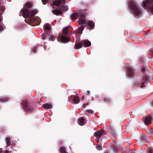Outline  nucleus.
Listing matches in <instances>:
<instances>
[{"instance_id": "8fccbe9b", "label": "nucleus", "mask_w": 153, "mask_h": 153, "mask_svg": "<svg viewBox=\"0 0 153 153\" xmlns=\"http://www.w3.org/2000/svg\"><path fill=\"white\" fill-rule=\"evenodd\" d=\"M59 143L60 145H61L63 144V142H59Z\"/></svg>"}, {"instance_id": "603ef678", "label": "nucleus", "mask_w": 153, "mask_h": 153, "mask_svg": "<svg viewBox=\"0 0 153 153\" xmlns=\"http://www.w3.org/2000/svg\"><path fill=\"white\" fill-rule=\"evenodd\" d=\"M2 152V150L1 149H0V153Z\"/></svg>"}, {"instance_id": "e433bc0d", "label": "nucleus", "mask_w": 153, "mask_h": 153, "mask_svg": "<svg viewBox=\"0 0 153 153\" xmlns=\"http://www.w3.org/2000/svg\"><path fill=\"white\" fill-rule=\"evenodd\" d=\"M86 111L89 113L91 114H93L94 113V111L91 109H87L86 110Z\"/></svg>"}, {"instance_id": "7c9ffc66", "label": "nucleus", "mask_w": 153, "mask_h": 153, "mask_svg": "<svg viewBox=\"0 0 153 153\" xmlns=\"http://www.w3.org/2000/svg\"><path fill=\"white\" fill-rule=\"evenodd\" d=\"M146 152L149 153H153V147L148 148L146 150Z\"/></svg>"}, {"instance_id": "0eeeda50", "label": "nucleus", "mask_w": 153, "mask_h": 153, "mask_svg": "<svg viewBox=\"0 0 153 153\" xmlns=\"http://www.w3.org/2000/svg\"><path fill=\"white\" fill-rule=\"evenodd\" d=\"M68 9V7L64 5L60 6L59 8L58 7V16L62 15L63 13L62 11H66Z\"/></svg>"}, {"instance_id": "ddd939ff", "label": "nucleus", "mask_w": 153, "mask_h": 153, "mask_svg": "<svg viewBox=\"0 0 153 153\" xmlns=\"http://www.w3.org/2000/svg\"><path fill=\"white\" fill-rule=\"evenodd\" d=\"M81 42L85 47H88L91 45V43L89 41L87 40H81Z\"/></svg>"}, {"instance_id": "864d4df0", "label": "nucleus", "mask_w": 153, "mask_h": 153, "mask_svg": "<svg viewBox=\"0 0 153 153\" xmlns=\"http://www.w3.org/2000/svg\"><path fill=\"white\" fill-rule=\"evenodd\" d=\"M84 97H84V96H82V97H81V99H82V100H83V99H84Z\"/></svg>"}, {"instance_id": "412c9836", "label": "nucleus", "mask_w": 153, "mask_h": 153, "mask_svg": "<svg viewBox=\"0 0 153 153\" xmlns=\"http://www.w3.org/2000/svg\"><path fill=\"white\" fill-rule=\"evenodd\" d=\"M69 27H71L69 25L68 27H66L63 28L62 33L64 34H66L68 33Z\"/></svg>"}, {"instance_id": "aec40b11", "label": "nucleus", "mask_w": 153, "mask_h": 153, "mask_svg": "<svg viewBox=\"0 0 153 153\" xmlns=\"http://www.w3.org/2000/svg\"><path fill=\"white\" fill-rule=\"evenodd\" d=\"M90 28L93 29L94 26V23L93 21H89L88 23Z\"/></svg>"}, {"instance_id": "f8f14e48", "label": "nucleus", "mask_w": 153, "mask_h": 153, "mask_svg": "<svg viewBox=\"0 0 153 153\" xmlns=\"http://www.w3.org/2000/svg\"><path fill=\"white\" fill-rule=\"evenodd\" d=\"M23 16L25 18H27L28 16H30V11L27 9H25L23 11Z\"/></svg>"}, {"instance_id": "39448f33", "label": "nucleus", "mask_w": 153, "mask_h": 153, "mask_svg": "<svg viewBox=\"0 0 153 153\" xmlns=\"http://www.w3.org/2000/svg\"><path fill=\"white\" fill-rule=\"evenodd\" d=\"M52 12L54 15H57V1L56 0L53 2Z\"/></svg>"}, {"instance_id": "de8ad7c7", "label": "nucleus", "mask_w": 153, "mask_h": 153, "mask_svg": "<svg viewBox=\"0 0 153 153\" xmlns=\"http://www.w3.org/2000/svg\"><path fill=\"white\" fill-rule=\"evenodd\" d=\"M90 93V91H87L86 94H87V95H89Z\"/></svg>"}, {"instance_id": "6ab92c4d", "label": "nucleus", "mask_w": 153, "mask_h": 153, "mask_svg": "<svg viewBox=\"0 0 153 153\" xmlns=\"http://www.w3.org/2000/svg\"><path fill=\"white\" fill-rule=\"evenodd\" d=\"M149 137L146 135H143L141 137V140L143 142H146L148 141Z\"/></svg>"}, {"instance_id": "dca6fc26", "label": "nucleus", "mask_w": 153, "mask_h": 153, "mask_svg": "<svg viewBox=\"0 0 153 153\" xmlns=\"http://www.w3.org/2000/svg\"><path fill=\"white\" fill-rule=\"evenodd\" d=\"M42 105L43 108L46 109L51 108L52 107V105L51 103H45Z\"/></svg>"}, {"instance_id": "72a5a7b5", "label": "nucleus", "mask_w": 153, "mask_h": 153, "mask_svg": "<svg viewBox=\"0 0 153 153\" xmlns=\"http://www.w3.org/2000/svg\"><path fill=\"white\" fill-rule=\"evenodd\" d=\"M139 80H136L134 82V85L137 86V87H139Z\"/></svg>"}, {"instance_id": "4468645a", "label": "nucleus", "mask_w": 153, "mask_h": 153, "mask_svg": "<svg viewBox=\"0 0 153 153\" xmlns=\"http://www.w3.org/2000/svg\"><path fill=\"white\" fill-rule=\"evenodd\" d=\"M152 120L151 116L146 117L145 120V123L146 125H150L151 124V122Z\"/></svg>"}, {"instance_id": "13d9d810", "label": "nucleus", "mask_w": 153, "mask_h": 153, "mask_svg": "<svg viewBox=\"0 0 153 153\" xmlns=\"http://www.w3.org/2000/svg\"><path fill=\"white\" fill-rule=\"evenodd\" d=\"M1 17H0V22L1 21Z\"/></svg>"}, {"instance_id": "5701e85b", "label": "nucleus", "mask_w": 153, "mask_h": 153, "mask_svg": "<svg viewBox=\"0 0 153 153\" xmlns=\"http://www.w3.org/2000/svg\"><path fill=\"white\" fill-rule=\"evenodd\" d=\"M103 101L106 102H110L111 101V98L108 96H105L103 99Z\"/></svg>"}, {"instance_id": "a878e982", "label": "nucleus", "mask_w": 153, "mask_h": 153, "mask_svg": "<svg viewBox=\"0 0 153 153\" xmlns=\"http://www.w3.org/2000/svg\"><path fill=\"white\" fill-rule=\"evenodd\" d=\"M79 23V25H82L85 24L86 23V20L83 19H79L78 20Z\"/></svg>"}, {"instance_id": "c85d7f7f", "label": "nucleus", "mask_w": 153, "mask_h": 153, "mask_svg": "<svg viewBox=\"0 0 153 153\" xmlns=\"http://www.w3.org/2000/svg\"><path fill=\"white\" fill-rule=\"evenodd\" d=\"M11 138L9 137H7L6 139V142L7 146H9L10 144V140Z\"/></svg>"}, {"instance_id": "f03ea898", "label": "nucleus", "mask_w": 153, "mask_h": 153, "mask_svg": "<svg viewBox=\"0 0 153 153\" xmlns=\"http://www.w3.org/2000/svg\"><path fill=\"white\" fill-rule=\"evenodd\" d=\"M142 6L145 9L150 11L153 14V0H146L143 1Z\"/></svg>"}, {"instance_id": "c03bdc74", "label": "nucleus", "mask_w": 153, "mask_h": 153, "mask_svg": "<svg viewBox=\"0 0 153 153\" xmlns=\"http://www.w3.org/2000/svg\"><path fill=\"white\" fill-rule=\"evenodd\" d=\"M88 105V103H86L82 105V107L83 108H85L87 105Z\"/></svg>"}, {"instance_id": "f3484780", "label": "nucleus", "mask_w": 153, "mask_h": 153, "mask_svg": "<svg viewBox=\"0 0 153 153\" xmlns=\"http://www.w3.org/2000/svg\"><path fill=\"white\" fill-rule=\"evenodd\" d=\"M113 148L114 152H117L118 151L119 148V146L117 143H114L113 144Z\"/></svg>"}, {"instance_id": "423d86ee", "label": "nucleus", "mask_w": 153, "mask_h": 153, "mask_svg": "<svg viewBox=\"0 0 153 153\" xmlns=\"http://www.w3.org/2000/svg\"><path fill=\"white\" fill-rule=\"evenodd\" d=\"M23 106L24 108L26 111L30 112L33 111L32 108L30 107L29 105L27 103V101L26 100H24L22 102Z\"/></svg>"}, {"instance_id": "9b49d317", "label": "nucleus", "mask_w": 153, "mask_h": 153, "mask_svg": "<svg viewBox=\"0 0 153 153\" xmlns=\"http://www.w3.org/2000/svg\"><path fill=\"white\" fill-rule=\"evenodd\" d=\"M82 45L81 41H80L79 42H78V41H76L75 42V45L74 47V48L76 49H79L82 48Z\"/></svg>"}, {"instance_id": "49530a36", "label": "nucleus", "mask_w": 153, "mask_h": 153, "mask_svg": "<svg viewBox=\"0 0 153 153\" xmlns=\"http://www.w3.org/2000/svg\"><path fill=\"white\" fill-rule=\"evenodd\" d=\"M127 150L128 151H129L128 152H127V153H132V152H131V151H130V149L128 148H127Z\"/></svg>"}, {"instance_id": "ea45409f", "label": "nucleus", "mask_w": 153, "mask_h": 153, "mask_svg": "<svg viewBox=\"0 0 153 153\" xmlns=\"http://www.w3.org/2000/svg\"><path fill=\"white\" fill-rule=\"evenodd\" d=\"M50 0H42V3L43 4H46V2H49Z\"/></svg>"}, {"instance_id": "bf43d9fd", "label": "nucleus", "mask_w": 153, "mask_h": 153, "mask_svg": "<svg viewBox=\"0 0 153 153\" xmlns=\"http://www.w3.org/2000/svg\"><path fill=\"white\" fill-rule=\"evenodd\" d=\"M149 30H147V33L149 32Z\"/></svg>"}, {"instance_id": "5fc2aeb1", "label": "nucleus", "mask_w": 153, "mask_h": 153, "mask_svg": "<svg viewBox=\"0 0 153 153\" xmlns=\"http://www.w3.org/2000/svg\"><path fill=\"white\" fill-rule=\"evenodd\" d=\"M1 12H0V14H2V12H3L1 10Z\"/></svg>"}, {"instance_id": "a19ab883", "label": "nucleus", "mask_w": 153, "mask_h": 153, "mask_svg": "<svg viewBox=\"0 0 153 153\" xmlns=\"http://www.w3.org/2000/svg\"><path fill=\"white\" fill-rule=\"evenodd\" d=\"M79 16L80 17V19H83V18L85 17V14H83L81 13L79 14Z\"/></svg>"}, {"instance_id": "20e7f679", "label": "nucleus", "mask_w": 153, "mask_h": 153, "mask_svg": "<svg viewBox=\"0 0 153 153\" xmlns=\"http://www.w3.org/2000/svg\"><path fill=\"white\" fill-rule=\"evenodd\" d=\"M105 134L104 131L102 130H99L95 132L94 135L96 137L97 140L98 141V142L100 138L104 136Z\"/></svg>"}, {"instance_id": "a18cd8bd", "label": "nucleus", "mask_w": 153, "mask_h": 153, "mask_svg": "<svg viewBox=\"0 0 153 153\" xmlns=\"http://www.w3.org/2000/svg\"><path fill=\"white\" fill-rule=\"evenodd\" d=\"M150 54L152 55V56L153 57V50H150Z\"/></svg>"}, {"instance_id": "a211bd4d", "label": "nucleus", "mask_w": 153, "mask_h": 153, "mask_svg": "<svg viewBox=\"0 0 153 153\" xmlns=\"http://www.w3.org/2000/svg\"><path fill=\"white\" fill-rule=\"evenodd\" d=\"M79 14L77 13H72L71 16V18L72 20H76L78 17Z\"/></svg>"}, {"instance_id": "f257e3e1", "label": "nucleus", "mask_w": 153, "mask_h": 153, "mask_svg": "<svg viewBox=\"0 0 153 153\" xmlns=\"http://www.w3.org/2000/svg\"><path fill=\"white\" fill-rule=\"evenodd\" d=\"M128 7L131 10V11L134 16H139L141 13V12L138 9L136 3L133 1H131L128 5Z\"/></svg>"}, {"instance_id": "6e6d98bb", "label": "nucleus", "mask_w": 153, "mask_h": 153, "mask_svg": "<svg viewBox=\"0 0 153 153\" xmlns=\"http://www.w3.org/2000/svg\"><path fill=\"white\" fill-rule=\"evenodd\" d=\"M35 48H34V50H33V52H35Z\"/></svg>"}, {"instance_id": "6e6552de", "label": "nucleus", "mask_w": 153, "mask_h": 153, "mask_svg": "<svg viewBox=\"0 0 153 153\" xmlns=\"http://www.w3.org/2000/svg\"><path fill=\"white\" fill-rule=\"evenodd\" d=\"M127 75L128 77L131 78L134 75V73L132 68L129 67L127 68Z\"/></svg>"}, {"instance_id": "c9c22d12", "label": "nucleus", "mask_w": 153, "mask_h": 153, "mask_svg": "<svg viewBox=\"0 0 153 153\" xmlns=\"http://www.w3.org/2000/svg\"><path fill=\"white\" fill-rule=\"evenodd\" d=\"M96 148L97 149L99 150H100L102 149L101 146L99 144L96 146Z\"/></svg>"}, {"instance_id": "3c124183", "label": "nucleus", "mask_w": 153, "mask_h": 153, "mask_svg": "<svg viewBox=\"0 0 153 153\" xmlns=\"http://www.w3.org/2000/svg\"><path fill=\"white\" fill-rule=\"evenodd\" d=\"M104 153H109L108 151H106L104 152Z\"/></svg>"}, {"instance_id": "9d476101", "label": "nucleus", "mask_w": 153, "mask_h": 153, "mask_svg": "<svg viewBox=\"0 0 153 153\" xmlns=\"http://www.w3.org/2000/svg\"><path fill=\"white\" fill-rule=\"evenodd\" d=\"M71 101L74 104H77L79 102V97L76 96L72 95L71 97Z\"/></svg>"}, {"instance_id": "b1692460", "label": "nucleus", "mask_w": 153, "mask_h": 153, "mask_svg": "<svg viewBox=\"0 0 153 153\" xmlns=\"http://www.w3.org/2000/svg\"><path fill=\"white\" fill-rule=\"evenodd\" d=\"M108 128L109 129L108 131L110 132L112 131L113 132H114L115 131V130L114 129V128L111 125H110L108 127Z\"/></svg>"}, {"instance_id": "2eb2a0df", "label": "nucleus", "mask_w": 153, "mask_h": 153, "mask_svg": "<svg viewBox=\"0 0 153 153\" xmlns=\"http://www.w3.org/2000/svg\"><path fill=\"white\" fill-rule=\"evenodd\" d=\"M141 71L144 75H146V76H149V73L146 67H142L141 68Z\"/></svg>"}, {"instance_id": "4d7b16f0", "label": "nucleus", "mask_w": 153, "mask_h": 153, "mask_svg": "<svg viewBox=\"0 0 153 153\" xmlns=\"http://www.w3.org/2000/svg\"><path fill=\"white\" fill-rule=\"evenodd\" d=\"M152 105L153 107V101L152 102Z\"/></svg>"}, {"instance_id": "09e8293b", "label": "nucleus", "mask_w": 153, "mask_h": 153, "mask_svg": "<svg viewBox=\"0 0 153 153\" xmlns=\"http://www.w3.org/2000/svg\"><path fill=\"white\" fill-rule=\"evenodd\" d=\"M3 28L0 25V31H1L3 30Z\"/></svg>"}, {"instance_id": "37998d69", "label": "nucleus", "mask_w": 153, "mask_h": 153, "mask_svg": "<svg viewBox=\"0 0 153 153\" xmlns=\"http://www.w3.org/2000/svg\"><path fill=\"white\" fill-rule=\"evenodd\" d=\"M53 35H51L49 38V40L50 41H52L53 40Z\"/></svg>"}, {"instance_id": "f704fd0d", "label": "nucleus", "mask_w": 153, "mask_h": 153, "mask_svg": "<svg viewBox=\"0 0 153 153\" xmlns=\"http://www.w3.org/2000/svg\"><path fill=\"white\" fill-rule=\"evenodd\" d=\"M62 3L64 4L65 3V0H58V6Z\"/></svg>"}, {"instance_id": "58836bf2", "label": "nucleus", "mask_w": 153, "mask_h": 153, "mask_svg": "<svg viewBox=\"0 0 153 153\" xmlns=\"http://www.w3.org/2000/svg\"><path fill=\"white\" fill-rule=\"evenodd\" d=\"M42 38L43 39H45L46 38V34L45 33L42 34L41 35Z\"/></svg>"}, {"instance_id": "1a4fd4ad", "label": "nucleus", "mask_w": 153, "mask_h": 153, "mask_svg": "<svg viewBox=\"0 0 153 153\" xmlns=\"http://www.w3.org/2000/svg\"><path fill=\"white\" fill-rule=\"evenodd\" d=\"M86 119L83 117H80L79 118L77 122L78 124L81 126H82L84 125L86 123Z\"/></svg>"}, {"instance_id": "79ce46f5", "label": "nucleus", "mask_w": 153, "mask_h": 153, "mask_svg": "<svg viewBox=\"0 0 153 153\" xmlns=\"http://www.w3.org/2000/svg\"><path fill=\"white\" fill-rule=\"evenodd\" d=\"M145 82H143L141 84V85L140 88H143L145 87L144 83Z\"/></svg>"}, {"instance_id": "2f4dec72", "label": "nucleus", "mask_w": 153, "mask_h": 153, "mask_svg": "<svg viewBox=\"0 0 153 153\" xmlns=\"http://www.w3.org/2000/svg\"><path fill=\"white\" fill-rule=\"evenodd\" d=\"M7 99L6 97H3L0 98V102H4L7 101Z\"/></svg>"}, {"instance_id": "473e14b6", "label": "nucleus", "mask_w": 153, "mask_h": 153, "mask_svg": "<svg viewBox=\"0 0 153 153\" xmlns=\"http://www.w3.org/2000/svg\"><path fill=\"white\" fill-rule=\"evenodd\" d=\"M25 6L27 8H30L32 6L30 2H27Z\"/></svg>"}, {"instance_id": "4be33fe9", "label": "nucleus", "mask_w": 153, "mask_h": 153, "mask_svg": "<svg viewBox=\"0 0 153 153\" xmlns=\"http://www.w3.org/2000/svg\"><path fill=\"white\" fill-rule=\"evenodd\" d=\"M86 26V25H81V26L78 28L79 33L80 34H81L82 33V31L83 30L84 27Z\"/></svg>"}, {"instance_id": "cd10ccee", "label": "nucleus", "mask_w": 153, "mask_h": 153, "mask_svg": "<svg viewBox=\"0 0 153 153\" xmlns=\"http://www.w3.org/2000/svg\"><path fill=\"white\" fill-rule=\"evenodd\" d=\"M41 20L40 18L38 17H35L34 19L33 20V21L38 23L39 24L41 22Z\"/></svg>"}, {"instance_id": "680f3d73", "label": "nucleus", "mask_w": 153, "mask_h": 153, "mask_svg": "<svg viewBox=\"0 0 153 153\" xmlns=\"http://www.w3.org/2000/svg\"><path fill=\"white\" fill-rule=\"evenodd\" d=\"M115 152L114 153H117L116 152Z\"/></svg>"}, {"instance_id": "bb28decb", "label": "nucleus", "mask_w": 153, "mask_h": 153, "mask_svg": "<svg viewBox=\"0 0 153 153\" xmlns=\"http://www.w3.org/2000/svg\"><path fill=\"white\" fill-rule=\"evenodd\" d=\"M59 150L61 153H68L66 151L65 148L63 146L60 147Z\"/></svg>"}, {"instance_id": "7ed1b4c3", "label": "nucleus", "mask_w": 153, "mask_h": 153, "mask_svg": "<svg viewBox=\"0 0 153 153\" xmlns=\"http://www.w3.org/2000/svg\"><path fill=\"white\" fill-rule=\"evenodd\" d=\"M70 41V38L67 37L62 34L60 33L58 36V42L62 43H66Z\"/></svg>"}, {"instance_id": "052dcab7", "label": "nucleus", "mask_w": 153, "mask_h": 153, "mask_svg": "<svg viewBox=\"0 0 153 153\" xmlns=\"http://www.w3.org/2000/svg\"><path fill=\"white\" fill-rule=\"evenodd\" d=\"M133 149H132V151H133Z\"/></svg>"}, {"instance_id": "393cba45", "label": "nucleus", "mask_w": 153, "mask_h": 153, "mask_svg": "<svg viewBox=\"0 0 153 153\" xmlns=\"http://www.w3.org/2000/svg\"><path fill=\"white\" fill-rule=\"evenodd\" d=\"M44 28L45 31L49 30H50V27L49 25L48 24H45L44 25Z\"/></svg>"}, {"instance_id": "4c0bfd02", "label": "nucleus", "mask_w": 153, "mask_h": 153, "mask_svg": "<svg viewBox=\"0 0 153 153\" xmlns=\"http://www.w3.org/2000/svg\"><path fill=\"white\" fill-rule=\"evenodd\" d=\"M146 76V75H145V76L143 77V80H144V82H146L148 80L147 76Z\"/></svg>"}, {"instance_id": "c756f323", "label": "nucleus", "mask_w": 153, "mask_h": 153, "mask_svg": "<svg viewBox=\"0 0 153 153\" xmlns=\"http://www.w3.org/2000/svg\"><path fill=\"white\" fill-rule=\"evenodd\" d=\"M36 13V11L35 10H33L30 11V16L35 15Z\"/></svg>"}]
</instances>
